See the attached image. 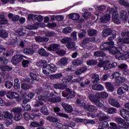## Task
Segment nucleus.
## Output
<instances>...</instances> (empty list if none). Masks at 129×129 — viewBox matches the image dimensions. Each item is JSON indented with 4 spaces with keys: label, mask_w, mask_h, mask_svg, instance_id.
Here are the masks:
<instances>
[{
    "label": "nucleus",
    "mask_w": 129,
    "mask_h": 129,
    "mask_svg": "<svg viewBox=\"0 0 129 129\" xmlns=\"http://www.w3.org/2000/svg\"><path fill=\"white\" fill-rule=\"evenodd\" d=\"M23 53L26 55H33L35 53V51L33 48L28 47L23 50Z\"/></svg>",
    "instance_id": "c85d7f7f"
},
{
    "label": "nucleus",
    "mask_w": 129,
    "mask_h": 129,
    "mask_svg": "<svg viewBox=\"0 0 129 129\" xmlns=\"http://www.w3.org/2000/svg\"><path fill=\"white\" fill-rule=\"evenodd\" d=\"M88 98L90 100L91 102L94 103L95 105H96L98 107H102L103 104L101 103L100 98L98 97V93L95 95L91 93L88 96Z\"/></svg>",
    "instance_id": "f257e3e1"
},
{
    "label": "nucleus",
    "mask_w": 129,
    "mask_h": 129,
    "mask_svg": "<svg viewBox=\"0 0 129 129\" xmlns=\"http://www.w3.org/2000/svg\"><path fill=\"white\" fill-rule=\"evenodd\" d=\"M125 78L124 77H120L115 79L114 84L115 86H121L125 82Z\"/></svg>",
    "instance_id": "4468645a"
},
{
    "label": "nucleus",
    "mask_w": 129,
    "mask_h": 129,
    "mask_svg": "<svg viewBox=\"0 0 129 129\" xmlns=\"http://www.w3.org/2000/svg\"><path fill=\"white\" fill-rule=\"evenodd\" d=\"M117 43L119 46H122L123 44H129V37L121 38L119 37L117 39Z\"/></svg>",
    "instance_id": "f8f14e48"
},
{
    "label": "nucleus",
    "mask_w": 129,
    "mask_h": 129,
    "mask_svg": "<svg viewBox=\"0 0 129 129\" xmlns=\"http://www.w3.org/2000/svg\"><path fill=\"white\" fill-rule=\"evenodd\" d=\"M57 71V68L53 64H47L42 68V72L44 74H50L54 73Z\"/></svg>",
    "instance_id": "f03ea898"
},
{
    "label": "nucleus",
    "mask_w": 129,
    "mask_h": 129,
    "mask_svg": "<svg viewBox=\"0 0 129 129\" xmlns=\"http://www.w3.org/2000/svg\"><path fill=\"white\" fill-rule=\"evenodd\" d=\"M7 97L9 98V99H18V98H19L20 95L14 92H10L7 94Z\"/></svg>",
    "instance_id": "2eb2a0df"
},
{
    "label": "nucleus",
    "mask_w": 129,
    "mask_h": 129,
    "mask_svg": "<svg viewBox=\"0 0 129 129\" xmlns=\"http://www.w3.org/2000/svg\"><path fill=\"white\" fill-rule=\"evenodd\" d=\"M43 97H44L45 99H47V100L49 99V97H52V96H54V93H53V92H51V91H48L46 90L45 91H43Z\"/></svg>",
    "instance_id": "412c9836"
},
{
    "label": "nucleus",
    "mask_w": 129,
    "mask_h": 129,
    "mask_svg": "<svg viewBox=\"0 0 129 129\" xmlns=\"http://www.w3.org/2000/svg\"><path fill=\"white\" fill-rule=\"evenodd\" d=\"M46 61L45 60H41V61L37 62L36 65L38 67H43V66H44V65H45V64H46Z\"/></svg>",
    "instance_id": "e2e57ef3"
},
{
    "label": "nucleus",
    "mask_w": 129,
    "mask_h": 129,
    "mask_svg": "<svg viewBox=\"0 0 129 129\" xmlns=\"http://www.w3.org/2000/svg\"><path fill=\"white\" fill-rule=\"evenodd\" d=\"M79 14L77 13H72L69 15V18L70 19H71V20H78L80 18Z\"/></svg>",
    "instance_id": "ea45409f"
},
{
    "label": "nucleus",
    "mask_w": 129,
    "mask_h": 129,
    "mask_svg": "<svg viewBox=\"0 0 129 129\" xmlns=\"http://www.w3.org/2000/svg\"><path fill=\"white\" fill-rule=\"evenodd\" d=\"M0 19H1L0 22H1V24H2V25H7V24H8V20H7V19H6L5 15H1Z\"/></svg>",
    "instance_id": "49530a36"
},
{
    "label": "nucleus",
    "mask_w": 129,
    "mask_h": 129,
    "mask_svg": "<svg viewBox=\"0 0 129 129\" xmlns=\"http://www.w3.org/2000/svg\"><path fill=\"white\" fill-rule=\"evenodd\" d=\"M61 100H62V99H61V98H60L59 96L48 98V101H49V102H52L53 103L60 102Z\"/></svg>",
    "instance_id": "cd10ccee"
},
{
    "label": "nucleus",
    "mask_w": 129,
    "mask_h": 129,
    "mask_svg": "<svg viewBox=\"0 0 129 129\" xmlns=\"http://www.w3.org/2000/svg\"><path fill=\"white\" fill-rule=\"evenodd\" d=\"M63 76V74L62 73H57L56 74H52L49 76L50 79L51 80H55L56 79H60V78H62Z\"/></svg>",
    "instance_id": "4be33fe9"
},
{
    "label": "nucleus",
    "mask_w": 129,
    "mask_h": 129,
    "mask_svg": "<svg viewBox=\"0 0 129 129\" xmlns=\"http://www.w3.org/2000/svg\"><path fill=\"white\" fill-rule=\"evenodd\" d=\"M46 119L50 122H58L59 121V120L57 118L50 116H47Z\"/></svg>",
    "instance_id": "37998d69"
},
{
    "label": "nucleus",
    "mask_w": 129,
    "mask_h": 129,
    "mask_svg": "<svg viewBox=\"0 0 129 129\" xmlns=\"http://www.w3.org/2000/svg\"><path fill=\"white\" fill-rule=\"evenodd\" d=\"M111 64L109 63V61H106L104 64V70H108V69H111Z\"/></svg>",
    "instance_id": "8fccbe9b"
},
{
    "label": "nucleus",
    "mask_w": 129,
    "mask_h": 129,
    "mask_svg": "<svg viewBox=\"0 0 129 129\" xmlns=\"http://www.w3.org/2000/svg\"><path fill=\"white\" fill-rule=\"evenodd\" d=\"M92 89L93 90H97V91H101L104 89V87H103L101 84H94L92 86Z\"/></svg>",
    "instance_id": "5701e85b"
},
{
    "label": "nucleus",
    "mask_w": 129,
    "mask_h": 129,
    "mask_svg": "<svg viewBox=\"0 0 129 129\" xmlns=\"http://www.w3.org/2000/svg\"><path fill=\"white\" fill-rule=\"evenodd\" d=\"M128 112L129 111L125 109H122L120 110V114L123 118H124V116L128 114Z\"/></svg>",
    "instance_id": "09e8293b"
},
{
    "label": "nucleus",
    "mask_w": 129,
    "mask_h": 129,
    "mask_svg": "<svg viewBox=\"0 0 129 129\" xmlns=\"http://www.w3.org/2000/svg\"><path fill=\"white\" fill-rule=\"evenodd\" d=\"M0 68L3 71H12L13 70V68L4 64L1 65Z\"/></svg>",
    "instance_id": "c9c22d12"
},
{
    "label": "nucleus",
    "mask_w": 129,
    "mask_h": 129,
    "mask_svg": "<svg viewBox=\"0 0 129 129\" xmlns=\"http://www.w3.org/2000/svg\"><path fill=\"white\" fill-rule=\"evenodd\" d=\"M46 49L48 51H55L57 52V50L60 49V45L58 44L53 43L51 44L49 47H46Z\"/></svg>",
    "instance_id": "f3484780"
},
{
    "label": "nucleus",
    "mask_w": 129,
    "mask_h": 129,
    "mask_svg": "<svg viewBox=\"0 0 129 129\" xmlns=\"http://www.w3.org/2000/svg\"><path fill=\"white\" fill-rule=\"evenodd\" d=\"M25 28L27 30H35V29H38V25L34 24L33 25H27Z\"/></svg>",
    "instance_id": "603ef678"
},
{
    "label": "nucleus",
    "mask_w": 129,
    "mask_h": 129,
    "mask_svg": "<svg viewBox=\"0 0 129 129\" xmlns=\"http://www.w3.org/2000/svg\"><path fill=\"white\" fill-rule=\"evenodd\" d=\"M116 58L118 60H126L129 58V52H119L117 54L115 55Z\"/></svg>",
    "instance_id": "0eeeda50"
},
{
    "label": "nucleus",
    "mask_w": 129,
    "mask_h": 129,
    "mask_svg": "<svg viewBox=\"0 0 129 129\" xmlns=\"http://www.w3.org/2000/svg\"><path fill=\"white\" fill-rule=\"evenodd\" d=\"M21 88L24 90H29L31 88V86L26 83L21 84Z\"/></svg>",
    "instance_id": "3c124183"
},
{
    "label": "nucleus",
    "mask_w": 129,
    "mask_h": 129,
    "mask_svg": "<svg viewBox=\"0 0 129 129\" xmlns=\"http://www.w3.org/2000/svg\"><path fill=\"white\" fill-rule=\"evenodd\" d=\"M94 56H96V57H105V53L103 52L102 50H99L95 51L94 53Z\"/></svg>",
    "instance_id": "f704fd0d"
},
{
    "label": "nucleus",
    "mask_w": 129,
    "mask_h": 129,
    "mask_svg": "<svg viewBox=\"0 0 129 129\" xmlns=\"http://www.w3.org/2000/svg\"><path fill=\"white\" fill-rule=\"evenodd\" d=\"M68 63V58L67 57H62L58 62L59 66H66Z\"/></svg>",
    "instance_id": "b1692460"
},
{
    "label": "nucleus",
    "mask_w": 129,
    "mask_h": 129,
    "mask_svg": "<svg viewBox=\"0 0 129 129\" xmlns=\"http://www.w3.org/2000/svg\"><path fill=\"white\" fill-rule=\"evenodd\" d=\"M86 71H87V68L86 67H82L75 71V74L76 75H80V74H82V73H84Z\"/></svg>",
    "instance_id": "393cba45"
},
{
    "label": "nucleus",
    "mask_w": 129,
    "mask_h": 129,
    "mask_svg": "<svg viewBox=\"0 0 129 129\" xmlns=\"http://www.w3.org/2000/svg\"><path fill=\"white\" fill-rule=\"evenodd\" d=\"M110 13L112 14V19L113 23L117 24V25L120 24V20L118 19V13L116 10V8L115 7H113L111 8L110 10Z\"/></svg>",
    "instance_id": "7ed1b4c3"
},
{
    "label": "nucleus",
    "mask_w": 129,
    "mask_h": 129,
    "mask_svg": "<svg viewBox=\"0 0 129 129\" xmlns=\"http://www.w3.org/2000/svg\"><path fill=\"white\" fill-rule=\"evenodd\" d=\"M40 111L43 113V114H44V115H48L49 114V112H48V109L47 108V106H43L41 107L40 109Z\"/></svg>",
    "instance_id": "a18cd8bd"
},
{
    "label": "nucleus",
    "mask_w": 129,
    "mask_h": 129,
    "mask_svg": "<svg viewBox=\"0 0 129 129\" xmlns=\"http://www.w3.org/2000/svg\"><path fill=\"white\" fill-rule=\"evenodd\" d=\"M105 86L106 88H107L108 91H111V92H112V91L114 90V86L113 84H112V83L106 82L105 83Z\"/></svg>",
    "instance_id": "bb28decb"
},
{
    "label": "nucleus",
    "mask_w": 129,
    "mask_h": 129,
    "mask_svg": "<svg viewBox=\"0 0 129 129\" xmlns=\"http://www.w3.org/2000/svg\"><path fill=\"white\" fill-rule=\"evenodd\" d=\"M9 34L7 33L6 30H0V38H8Z\"/></svg>",
    "instance_id": "79ce46f5"
},
{
    "label": "nucleus",
    "mask_w": 129,
    "mask_h": 129,
    "mask_svg": "<svg viewBox=\"0 0 129 129\" xmlns=\"http://www.w3.org/2000/svg\"><path fill=\"white\" fill-rule=\"evenodd\" d=\"M99 125L104 128L108 126V123L107 122V121H102L100 122Z\"/></svg>",
    "instance_id": "774afa93"
},
{
    "label": "nucleus",
    "mask_w": 129,
    "mask_h": 129,
    "mask_svg": "<svg viewBox=\"0 0 129 129\" xmlns=\"http://www.w3.org/2000/svg\"><path fill=\"white\" fill-rule=\"evenodd\" d=\"M108 101L109 104L112 106H114V107H116L117 108L120 107V104L116 99L113 98H109Z\"/></svg>",
    "instance_id": "9d476101"
},
{
    "label": "nucleus",
    "mask_w": 129,
    "mask_h": 129,
    "mask_svg": "<svg viewBox=\"0 0 129 129\" xmlns=\"http://www.w3.org/2000/svg\"><path fill=\"white\" fill-rule=\"evenodd\" d=\"M120 5L125 7V8H129V3L126 2L125 0H120L119 1Z\"/></svg>",
    "instance_id": "864d4df0"
},
{
    "label": "nucleus",
    "mask_w": 129,
    "mask_h": 129,
    "mask_svg": "<svg viewBox=\"0 0 129 129\" xmlns=\"http://www.w3.org/2000/svg\"><path fill=\"white\" fill-rule=\"evenodd\" d=\"M24 58H27V56L23 55H16L12 57L11 62L14 64H19V63H20Z\"/></svg>",
    "instance_id": "423d86ee"
},
{
    "label": "nucleus",
    "mask_w": 129,
    "mask_h": 129,
    "mask_svg": "<svg viewBox=\"0 0 129 129\" xmlns=\"http://www.w3.org/2000/svg\"><path fill=\"white\" fill-rule=\"evenodd\" d=\"M61 105L63 108H64L66 112L70 113L73 111V108H72V106H71L70 105L63 103L61 104Z\"/></svg>",
    "instance_id": "6ab92c4d"
},
{
    "label": "nucleus",
    "mask_w": 129,
    "mask_h": 129,
    "mask_svg": "<svg viewBox=\"0 0 129 129\" xmlns=\"http://www.w3.org/2000/svg\"><path fill=\"white\" fill-rule=\"evenodd\" d=\"M72 39L70 37H64L60 40V42L62 44H68L70 42H71Z\"/></svg>",
    "instance_id": "de8ad7c7"
},
{
    "label": "nucleus",
    "mask_w": 129,
    "mask_h": 129,
    "mask_svg": "<svg viewBox=\"0 0 129 129\" xmlns=\"http://www.w3.org/2000/svg\"><path fill=\"white\" fill-rule=\"evenodd\" d=\"M53 87L56 89H61L62 90H63L65 89L66 87H67V86L63 84H55L53 85Z\"/></svg>",
    "instance_id": "2f4dec72"
},
{
    "label": "nucleus",
    "mask_w": 129,
    "mask_h": 129,
    "mask_svg": "<svg viewBox=\"0 0 129 129\" xmlns=\"http://www.w3.org/2000/svg\"><path fill=\"white\" fill-rule=\"evenodd\" d=\"M13 83L11 82L10 81H7L4 84V86H5V87H6V88H8V89H11V88L13 87Z\"/></svg>",
    "instance_id": "13d9d810"
},
{
    "label": "nucleus",
    "mask_w": 129,
    "mask_h": 129,
    "mask_svg": "<svg viewBox=\"0 0 129 129\" xmlns=\"http://www.w3.org/2000/svg\"><path fill=\"white\" fill-rule=\"evenodd\" d=\"M98 97L100 98H107L108 94L105 92H102L98 93Z\"/></svg>",
    "instance_id": "c03bdc74"
},
{
    "label": "nucleus",
    "mask_w": 129,
    "mask_h": 129,
    "mask_svg": "<svg viewBox=\"0 0 129 129\" xmlns=\"http://www.w3.org/2000/svg\"><path fill=\"white\" fill-rule=\"evenodd\" d=\"M71 32H72V28H71V27H68L64 28L63 30V33H64V34H67V33H71Z\"/></svg>",
    "instance_id": "338daca9"
},
{
    "label": "nucleus",
    "mask_w": 129,
    "mask_h": 129,
    "mask_svg": "<svg viewBox=\"0 0 129 129\" xmlns=\"http://www.w3.org/2000/svg\"><path fill=\"white\" fill-rule=\"evenodd\" d=\"M115 121L118 123V125L122 128H127L128 127V123L125 122L123 119L118 117L115 119Z\"/></svg>",
    "instance_id": "20e7f679"
},
{
    "label": "nucleus",
    "mask_w": 129,
    "mask_h": 129,
    "mask_svg": "<svg viewBox=\"0 0 129 129\" xmlns=\"http://www.w3.org/2000/svg\"><path fill=\"white\" fill-rule=\"evenodd\" d=\"M23 117V115L22 114H16L14 117L15 120L16 121H19V120H21L22 118Z\"/></svg>",
    "instance_id": "680f3d73"
},
{
    "label": "nucleus",
    "mask_w": 129,
    "mask_h": 129,
    "mask_svg": "<svg viewBox=\"0 0 129 129\" xmlns=\"http://www.w3.org/2000/svg\"><path fill=\"white\" fill-rule=\"evenodd\" d=\"M97 33V31L94 29H89L88 30V34L89 36H95Z\"/></svg>",
    "instance_id": "5fc2aeb1"
},
{
    "label": "nucleus",
    "mask_w": 129,
    "mask_h": 129,
    "mask_svg": "<svg viewBox=\"0 0 129 129\" xmlns=\"http://www.w3.org/2000/svg\"><path fill=\"white\" fill-rule=\"evenodd\" d=\"M30 76L31 78V80H32L30 82L31 84H34V83H35V81H40L39 74L36 73H30Z\"/></svg>",
    "instance_id": "ddd939ff"
},
{
    "label": "nucleus",
    "mask_w": 129,
    "mask_h": 129,
    "mask_svg": "<svg viewBox=\"0 0 129 129\" xmlns=\"http://www.w3.org/2000/svg\"><path fill=\"white\" fill-rule=\"evenodd\" d=\"M35 40L36 42H48V41H49V38L36 36L35 37Z\"/></svg>",
    "instance_id": "473e14b6"
},
{
    "label": "nucleus",
    "mask_w": 129,
    "mask_h": 129,
    "mask_svg": "<svg viewBox=\"0 0 129 129\" xmlns=\"http://www.w3.org/2000/svg\"><path fill=\"white\" fill-rule=\"evenodd\" d=\"M70 94H72V91L69 88L67 89L62 92V95L63 97H67V96L70 95Z\"/></svg>",
    "instance_id": "58836bf2"
},
{
    "label": "nucleus",
    "mask_w": 129,
    "mask_h": 129,
    "mask_svg": "<svg viewBox=\"0 0 129 129\" xmlns=\"http://www.w3.org/2000/svg\"><path fill=\"white\" fill-rule=\"evenodd\" d=\"M98 81H99V76L96 74H93L92 77V83H97Z\"/></svg>",
    "instance_id": "e433bc0d"
},
{
    "label": "nucleus",
    "mask_w": 129,
    "mask_h": 129,
    "mask_svg": "<svg viewBox=\"0 0 129 129\" xmlns=\"http://www.w3.org/2000/svg\"><path fill=\"white\" fill-rule=\"evenodd\" d=\"M87 64L89 66L91 65H96V64H97V60L94 59H90L87 61Z\"/></svg>",
    "instance_id": "6e6d98bb"
},
{
    "label": "nucleus",
    "mask_w": 129,
    "mask_h": 129,
    "mask_svg": "<svg viewBox=\"0 0 129 129\" xmlns=\"http://www.w3.org/2000/svg\"><path fill=\"white\" fill-rule=\"evenodd\" d=\"M4 116L5 118H8V119H10V120H12V119L14 118V115L13 113L8 111L5 112Z\"/></svg>",
    "instance_id": "a19ab883"
},
{
    "label": "nucleus",
    "mask_w": 129,
    "mask_h": 129,
    "mask_svg": "<svg viewBox=\"0 0 129 129\" xmlns=\"http://www.w3.org/2000/svg\"><path fill=\"white\" fill-rule=\"evenodd\" d=\"M113 45H114V42L113 41L104 42L101 45L100 49L101 50H109L111 46H113Z\"/></svg>",
    "instance_id": "9b49d317"
},
{
    "label": "nucleus",
    "mask_w": 129,
    "mask_h": 129,
    "mask_svg": "<svg viewBox=\"0 0 129 129\" xmlns=\"http://www.w3.org/2000/svg\"><path fill=\"white\" fill-rule=\"evenodd\" d=\"M99 116V120L102 121V120H105V119H108V116H106L104 115V113L102 111H99V113L92 116V117H97Z\"/></svg>",
    "instance_id": "a211bd4d"
},
{
    "label": "nucleus",
    "mask_w": 129,
    "mask_h": 129,
    "mask_svg": "<svg viewBox=\"0 0 129 129\" xmlns=\"http://www.w3.org/2000/svg\"><path fill=\"white\" fill-rule=\"evenodd\" d=\"M55 35H56V34L53 31H47L45 33L46 37H54Z\"/></svg>",
    "instance_id": "69168bd1"
},
{
    "label": "nucleus",
    "mask_w": 129,
    "mask_h": 129,
    "mask_svg": "<svg viewBox=\"0 0 129 129\" xmlns=\"http://www.w3.org/2000/svg\"><path fill=\"white\" fill-rule=\"evenodd\" d=\"M120 19L122 21H125L127 19V13L124 11H121L120 12Z\"/></svg>",
    "instance_id": "7c9ffc66"
},
{
    "label": "nucleus",
    "mask_w": 129,
    "mask_h": 129,
    "mask_svg": "<svg viewBox=\"0 0 129 129\" xmlns=\"http://www.w3.org/2000/svg\"><path fill=\"white\" fill-rule=\"evenodd\" d=\"M42 100H45V97H44V96L39 95L38 96V100L35 102L34 106L35 107H39V106L44 105V103L42 102Z\"/></svg>",
    "instance_id": "dca6fc26"
},
{
    "label": "nucleus",
    "mask_w": 129,
    "mask_h": 129,
    "mask_svg": "<svg viewBox=\"0 0 129 129\" xmlns=\"http://www.w3.org/2000/svg\"><path fill=\"white\" fill-rule=\"evenodd\" d=\"M112 34V30L110 29V28H105L102 32V37H108V36L111 35Z\"/></svg>",
    "instance_id": "aec40b11"
},
{
    "label": "nucleus",
    "mask_w": 129,
    "mask_h": 129,
    "mask_svg": "<svg viewBox=\"0 0 129 129\" xmlns=\"http://www.w3.org/2000/svg\"><path fill=\"white\" fill-rule=\"evenodd\" d=\"M84 63V60L83 58H78L76 60H74L72 63L73 65H75V66H79L80 65H82Z\"/></svg>",
    "instance_id": "c756f323"
},
{
    "label": "nucleus",
    "mask_w": 129,
    "mask_h": 129,
    "mask_svg": "<svg viewBox=\"0 0 129 129\" xmlns=\"http://www.w3.org/2000/svg\"><path fill=\"white\" fill-rule=\"evenodd\" d=\"M122 50L121 47H114L113 45H111L110 48H109V52L112 55H117L119 54V52Z\"/></svg>",
    "instance_id": "6e6552de"
},
{
    "label": "nucleus",
    "mask_w": 129,
    "mask_h": 129,
    "mask_svg": "<svg viewBox=\"0 0 129 129\" xmlns=\"http://www.w3.org/2000/svg\"><path fill=\"white\" fill-rule=\"evenodd\" d=\"M11 111L15 114H21L22 112V109L20 108H15L12 109Z\"/></svg>",
    "instance_id": "4d7b16f0"
},
{
    "label": "nucleus",
    "mask_w": 129,
    "mask_h": 129,
    "mask_svg": "<svg viewBox=\"0 0 129 129\" xmlns=\"http://www.w3.org/2000/svg\"><path fill=\"white\" fill-rule=\"evenodd\" d=\"M38 54L40 55V56H43L44 57H47V56H48L49 54L47 53V51H46V50H45L44 48H42L39 49L38 51Z\"/></svg>",
    "instance_id": "4c0bfd02"
},
{
    "label": "nucleus",
    "mask_w": 129,
    "mask_h": 129,
    "mask_svg": "<svg viewBox=\"0 0 129 129\" xmlns=\"http://www.w3.org/2000/svg\"><path fill=\"white\" fill-rule=\"evenodd\" d=\"M110 15L105 14L104 16L100 18V20L102 23H107L110 20Z\"/></svg>",
    "instance_id": "a878e982"
},
{
    "label": "nucleus",
    "mask_w": 129,
    "mask_h": 129,
    "mask_svg": "<svg viewBox=\"0 0 129 129\" xmlns=\"http://www.w3.org/2000/svg\"><path fill=\"white\" fill-rule=\"evenodd\" d=\"M86 35V31L84 30H82L80 31V33H78L79 38L82 39L84 37H85Z\"/></svg>",
    "instance_id": "052dcab7"
},
{
    "label": "nucleus",
    "mask_w": 129,
    "mask_h": 129,
    "mask_svg": "<svg viewBox=\"0 0 129 129\" xmlns=\"http://www.w3.org/2000/svg\"><path fill=\"white\" fill-rule=\"evenodd\" d=\"M116 111V109L115 108L111 107L108 109L107 112L109 113V114H113V113H115Z\"/></svg>",
    "instance_id": "0e129e2a"
},
{
    "label": "nucleus",
    "mask_w": 129,
    "mask_h": 129,
    "mask_svg": "<svg viewBox=\"0 0 129 129\" xmlns=\"http://www.w3.org/2000/svg\"><path fill=\"white\" fill-rule=\"evenodd\" d=\"M84 108L85 110L90 112H96L97 111V107L93 105L86 104L84 105Z\"/></svg>",
    "instance_id": "1a4fd4ad"
},
{
    "label": "nucleus",
    "mask_w": 129,
    "mask_h": 129,
    "mask_svg": "<svg viewBox=\"0 0 129 129\" xmlns=\"http://www.w3.org/2000/svg\"><path fill=\"white\" fill-rule=\"evenodd\" d=\"M22 106L24 109L26 111H30L32 109L31 106L28 104H22Z\"/></svg>",
    "instance_id": "bf43d9fd"
},
{
    "label": "nucleus",
    "mask_w": 129,
    "mask_h": 129,
    "mask_svg": "<svg viewBox=\"0 0 129 129\" xmlns=\"http://www.w3.org/2000/svg\"><path fill=\"white\" fill-rule=\"evenodd\" d=\"M66 47L69 50H74L75 49V42L71 41L68 44H67Z\"/></svg>",
    "instance_id": "72a5a7b5"
},
{
    "label": "nucleus",
    "mask_w": 129,
    "mask_h": 129,
    "mask_svg": "<svg viewBox=\"0 0 129 129\" xmlns=\"http://www.w3.org/2000/svg\"><path fill=\"white\" fill-rule=\"evenodd\" d=\"M91 42H95V43H97L96 39H95L94 37H86L81 43V46L84 49H86V48H87V46H86L87 44H89V43H91Z\"/></svg>",
    "instance_id": "39448f33"
}]
</instances>
